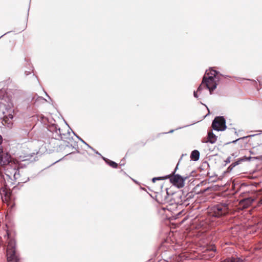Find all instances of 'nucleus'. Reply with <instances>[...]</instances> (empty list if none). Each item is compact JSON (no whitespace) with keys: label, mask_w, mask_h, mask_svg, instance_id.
<instances>
[{"label":"nucleus","mask_w":262,"mask_h":262,"mask_svg":"<svg viewBox=\"0 0 262 262\" xmlns=\"http://www.w3.org/2000/svg\"><path fill=\"white\" fill-rule=\"evenodd\" d=\"M193 124H194V123H191V125H193Z\"/></svg>","instance_id":"61"},{"label":"nucleus","mask_w":262,"mask_h":262,"mask_svg":"<svg viewBox=\"0 0 262 262\" xmlns=\"http://www.w3.org/2000/svg\"><path fill=\"white\" fill-rule=\"evenodd\" d=\"M178 165H179V163L177 164L176 167H175L174 169L173 170V171L172 172L171 174H176L175 173L178 168Z\"/></svg>","instance_id":"34"},{"label":"nucleus","mask_w":262,"mask_h":262,"mask_svg":"<svg viewBox=\"0 0 262 262\" xmlns=\"http://www.w3.org/2000/svg\"><path fill=\"white\" fill-rule=\"evenodd\" d=\"M89 148H91L96 154L99 155L101 158L103 157L98 151L91 146H89Z\"/></svg>","instance_id":"28"},{"label":"nucleus","mask_w":262,"mask_h":262,"mask_svg":"<svg viewBox=\"0 0 262 262\" xmlns=\"http://www.w3.org/2000/svg\"><path fill=\"white\" fill-rule=\"evenodd\" d=\"M232 129L234 130V134L236 135V136H238V134L237 133V132H236V129L235 128H232Z\"/></svg>","instance_id":"42"},{"label":"nucleus","mask_w":262,"mask_h":262,"mask_svg":"<svg viewBox=\"0 0 262 262\" xmlns=\"http://www.w3.org/2000/svg\"><path fill=\"white\" fill-rule=\"evenodd\" d=\"M34 103L35 104L38 105L39 103H43L44 101H48L47 99H45L42 97L38 96L36 95V98H35V97H33L32 100H34Z\"/></svg>","instance_id":"21"},{"label":"nucleus","mask_w":262,"mask_h":262,"mask_svg":"<svg viewBox=\"0 0 262 262\" xmlns=\"http://www.w3.org/2000/svg\"><path fill=\"white\" fill-rule=\"evenodd\" d=\"M183 212V211H181L176 214V217H179Z\"/></svg>","instance_id":"37"},{"label":"nucleus","mask_w":262,"mask_h":262,"mask_svg":"<svg viewBox=\"0 0 262 262\" xmlns=\"http://www.w3.org/2000/svg\"><path fill=\"white\" fill-rule=\"evenodd\" d=\"M30 180L29 178L28 177L27 179V180L25 181H23V180H21V181L20 182H18V184L19 183H26L28 181H29Z\"/></svg>","instance_id":"38"},{"label":"nucleus","mask_w":262,"mask_h":262,"mask_svg":"<svg viewBox=\"0 0 262 262\" xmlns=\"http://www.w3.org/2000/svg\"><path fill=\"white\" fill-rule=\"evenodd\" d=\"M151 181L153 183H155L156 181H157V179L156 178V177H154L152 179Z\"/></svg>","instance_id":"43"},{"label":"nucleus","mask_w":262,"mask_h":262,"mask_svg":"<svg viewBox=\"0 0 262 262\" xmlns=\"http://www.w3.org/2000/svg\"><path fill=\"white\" fill-rule=\"evenodd\" d=\"M209 167V164L207 161L203 162L201 165L199 167H198V170H199L201 172H202V173L200 174L201 176H206L208 174V169Z\"/></svg>","instance_id":"16"},{"label":"nucleus","mask_w":262,"mask_h":262,"mask_svg":"<svg viewBox=\"0 0 262 262\" xmlns=\"http://www.w3.org/2000/svg\"><path fill=\"white\" fill-rule=\"evenodd\" d=\"M258 205H262V198L259 200V201H258Z\"/></svg>","instance_id":"48"},{"label":"nucleus","mask_w":262,"mask_h":262,"mask_svg":"<svg viewBox=\"0 0 262 262\" xmlns=\"http://www.w3.org/2000/svg\"><path fill=\"white\" fill-rule=\"evenodd\" d=\"M8 238V246L6 250V255L8 262H17L18 259L16 255V243L13 238L10 237V235L7 232Z\"/></svg>","instance_id":"4"},{"label":"nucleus","mask_w":262,"mask_h":262,"mask_svg":"<svg viewBox=\"0 0 262 262\" xmlns=\"http://www.w3.org/2000/svg\"><path fill=\"white\" fill-rule=\"evenodd\" d=\"M190 161H196V149L192 151L190 155Z\"/></svg>","instance_id":"25"},{"label":"nucleus","mask_w":262,"mask_h":262,"mask_svg":"<svg viewBox=\"0 0 262 262\" xmlns=\"http://www.w3.org/2000/svg\"><path fill=\"white\" fill-rule=\"evenodd\" d=\"M169 188L166 189V192H158L156 195V200L159 204L170 203Z\"/></svg>","instance_id":"9"},{"label":"nucleus","mask_w":262,"mask_h":262,"mask_svg":"<svg viewBox=\"0 0 262 262\" xmlns=\"http://www.w3.org/2000/svg\"><path fill=\"white\" fill-rule=\"evenodd\" d=\"M102 159L107 165H108L111 167L114 168H117L118 167V164L116 162L112 161L104 157H102Z\"/></svg>","instance_id":"18"},{"label":"nucleus","mask_w":262,"mask_h":262,"mask_svg":"<svg viewBox=\"0 0 262 262\" xmlns=\"http://www.w3.org/2000/svg\"><path fill=\"white\" fill-rule=\"evenodd\" d=\"M65 123H66V124L67 125H68V124L67 122H66L65 121Z\"/></svg>","instance_id":"58"},{"label":"nucleus","mask_w":262,"mask_h":262,"mask_svg":"<svg viewBox=\"0 0 262 262\" xmlns=\"http://www.w3.org/2000/svg\"><path fill=\"white\" fill-rule=\"evenodd\" d=\"M73 134L80 140L82 143L86 145L88 147L90 146L88 143H86L82 138H81L79 136L76 134L73 131H72Z\"/></svg>","instance_id":"26"},{"label":"nucleus","mask_w":262,"mask_h":262,"mask_svg":"<svg viewBox=\"0 0 262 262\" xmlns=\"http://www.w3.org/2000/svg\"><path fill=\"white\" fill-rule=\"evenodd\" d=\"M217 136H216L212 131L208 132L206 137L202 139L203 143H209L211 144L214 143L217 140Z\"/></svg>","instance_id":"15"},{"label":"nucleus","mask_w":262,"mask_h":262,"mask_svg":"<svg viewBox=\"0 0 262 262\" xmlns=\"http://www.w3.org/2000/svg\"><path fill=\"white\" fill-rule=\"evenodd\" d=\"M25 73L26 74V75H28L30 74V72H25Z\"/></svg>","instance_id":"52"},{"label":"nucleus","mask_w":262,"mask_h":262,"mask_svg":"<svg viewBox=\"0 0 262 262\" xmlns=\"http://www.w3.org/2000/svg\"><path fill=\"white\" fill-rule=\"evenodd\" d=\"M197 209H198V210L199 209V206H198Z\"/></svg>","instance_id":"59"},{"label":"nucleus","mask_w":262,"mask_h":262,"mask_svg":"<svg viewBox=\"0 0 262 262\" xmlns=\"http://www.w3.org/2000/svg\"><path fill=\"white\" fill-rule=\"evenodd\" d=\"M239 155V153L238 152H235L231 154V156L233 157L234 158L237 157Z\"/></svg>","instance_id":"33"},{"label":"nucleus","mask_w":262,"mask_h":262,"mask_svg":"<svg viewBox=\"0 0 262 262\" xmlns=\"http://www.w3.org/2000/svg\"><path fill=\"white\" fill-rule=\"evenodd\" d=\"M227 209V205L226 203H223L214 205L212 210L214 212V216L219 217L224 215L226 213Z\"/></svg>","instance_id":"10"},{"label":"nucleus","mask_w":262,"mask_h":262,"mask_svg":"<svg viewBox=\"0 0 262 262\" xmlns=\"http://www.w3.org/2000/svg\"><path fill=\"white\" fill-rule=\"evenodd\" d=\"M120 172H122V173H123L124 174L126 175V173L124 171H123L122 169H121L120 170Z\"/></svg>","instance_id":"50"},{"label":"nucleus","mask_w":262,"mask_h":262,"mask_svg":"<svg viewBox=\"0 0 262 262\" xmlns=\"http://www.w3.org/2000/svg\"><path fill=\"white\" fill-rule=\"evenodd\" d=\"M193 124H194V123H191V125H193Z\"/></svg>","instance_id":"60"},{"label":"nucleus","mask_w":262,"mask_h":262,"mask_svg":"<svg viewBox=\"0 0 262 262\" xmlns=\"http://www.w3.org/2000/svg\"><path fill=\"white\" fill-rule=\"evenodd\" d=\"M73 149H75V151L70 152V154H68L67 156H68L69 155L74 154L75 153H80V151L78 148V144L76 142H73Z\"/></svg>","instance_id":"23"},{"label":"nucleus","mask_w":262,"mask_h":262,"mask_svg":"<svg viewBox=\"0 0 262 262\" xmlns=\"http://www.w3.org/2000/svg\"><path fill=\"white\" fill-rule=\"evenodd\" d=\"M174 131V129H171L167 133H163V134H168V133H172Z\"/></svg>","instance_id":"44"},{"label":"nucleus","mask_w":262,"mask_h":262,"mask_svg":"<svg viewBox=\"0 0 262 262\" xmlns=\"http://www.w3.org/2000/svg\"><path fill=\"white\" fill-rule=\"evenodd\" d=\"M71 138L73 139V137H71V134L69 131H68L66 133H62V131L61 130V136L59 137V138H57V140H61L66 142L67 140H71Z\"/></svg>","instance_id":"17"},{"label":"nucleus","mask_w":262,"mask_h":262,"mask_svg":"<svg viewBox=\"0 0 262 262\" xmlns=\"http://www.w3.org/2000/svg\"><path fill=\"white\" fill-rule=\"evenodd\" d=\"M25 133H26V134L27 133V134H28V131L27 130H26V131H25Z\"/></svg>","instance_id":"55"},{"label":"nucleus","mask_w":262,"mask_h":262,"mask_svg":"<svg viewBox=\"0 0 262 262\" xmlns=\"http://www.w3.org/2000/svg\"><path fill=\"white\" fill-rule=\"evenodd\" d=\"M252 137H255L256 138H257V137H258V135L257 134L251 135L244 136L243 137L235 139L232 141H230V142L225 143V145L229 144L231 143H237L238 145L240 146V147H243V146H245V145L246 144H247L248 143L250 144H251V139H250L248 140V138L251 139Z\"/></svg>","instance_id":"8"},{"label":"nucleus","mask_w":262,"mask_h":262,"mask_svg":"<svg viewBox=\"0 0 262 262\" xmlns=\"http://www.w3.org/2000/svg\"><path fill=\"white\" fill-rule=\"evenodd\" d=\"M186 156H187V155L186 154H182L181 157V158H180V159H179V161H180L183 157ZM179 162L180 161H179Z\"/></svg>","instance_id":"46"},{"label":"nucleus","mask_w":262,"mask_h":262,"mask_svg":"<svg viewBox=\"0 0 262 262\" xmlns=\"http://www.w3.org/2000/svg\"><path fill=\"white\" fill-rule=\"evenodd\" d=\"M261 78L260 77H257V81L259 82V85H260V86H261V85H262V83H261V81H260V79H261Z\"/></svg>","instance_id":"36"},{"label":"nucleus","mask_w":262,"mask_h":262,"mask_svg":"<svg viewBox=\"0 0 262 262\" xmlns=\"http://www.w3.org/2000/svg\"><path fill=\"white\" fill-rule=\"evenodd\" d=\"M255 157H252L251 156L247 157L244 156L241 158L237 159L235 162H232L227 168V169L224 171L223 174L227 173H229L232 171L233 168L236 166L239 165L243 162L250 161L251 159H255Z\"/></svg>","instance_id":"12"},{"label":"nucleus","mask_w":262,"mask_h":262,"mask_svg":"<svg viewBox=\"0 0 262 262\" xmlns=\"http://www.w3.org/2000/svg\"><path fill=\"white\" fill-rule=\"evenodd\" d=\"M169 177V175H166V176H163V177H156V178L157 179V181H159V180H166V179H168V178Z\"/></svg>","instance_id":"27"},{"label":"nucleus","mask_w":262,"mask_h":262,"mask_svg":"<svg viewBox=\"0 0 262 262\" xmlns=\"http://www.w3.org/2000/svg\"><path fill=\"white\" fill-rule=\"evenodd\" d=\"M120 166H124V159H122L120 163Z\"/></svg>","instance_id":"41"},{"label":"nucleus","mask_w":262,"mask_h":262,"mask_svg":"<svg viewBox=\"0 0 262 262\" xmlns=\"http://www.w3.org/2000/svg\"><path fill=\"white\" fill-rule=\"evenodd\" d=\"M3 137L2 136L0 135V148L1 149H3L2 146H1V144L3 142Z\"/></svg>","instance_id":"35"},{"label":"nucleus","mask_w":262,"mask_h":262,"mask_svg":"<svg viewBox=\"0 0 262 262\" xmlns=\"http://www.w3.org/2000/svg\"><path fill=\"white\" fill-rule=\"evenodd\" d=\"M204 182V181H201L200 182V183L199 184H198V189L199 188V187H200V184L201 185H203V183ZM209 188L208 187H206V188H205L204 189H200V190H198V192H197V194L198 195L199 194H203L204 192H205L207 190H208V189Z\"/></svg>","instance_id":"24"},{"label":"nucleus","mask_w":262,"mask_h":262,"mask_svg":"<svg viewBox=\"0 0 262 262\" xmlns=\"http://www.w3.org/2000/svg\"><path fill=\"white\" fill-rule=\"evenodd\" d=\"M191 173H195V171H194V170L192 171Z\"/></svg>","instance_id":"56"},{"label":"nucleus","mask_w":262,"mask_h":262,"mask_svg":"<svg viewBox=\"0 0 262 262\" xmlns=\"http://www.w3.org/2000/svg\"><path fill=\"white\" fill-rule=\"evenodd\" d=\"M2 122L4 125L6 126L9 128H12V127L13 122L12 120L7 118V117H3Z\"/></svg>","instance_id":"20"},{"label":"nucleus","mask_w":262,"mask_h":262,"mask_svg":"<svg viewBox=\"0 0 262 262\" xmlns=\"http://www.w3.org/2000/svg\"><path fill=\"white\" fill-rule=\"evenodd\" d=\"M23 167V164H19L18 166L15 165L7 167L6 172L4 174L0 173V195L2 200L3 195L6 198L10 193V190L8 187L9 181L16 180L20 177V168Z\"/></svg>","instance_id":"1"},{"label":"nucleus","mask_w":262,"mask_h":262,"mask_svg":"<svg viewBox=\"0 0 262 262\" xmlns=\"http://www.w3.org/2000/svg\"><path fill=\"white\" fill-rule=\"evenodd\" d=\"M3 97V91L2 90H0V99H2Z\"/></svg>","instance_id":"40"},{"label":"nucleus","mask_w":262,"mask_h":262,"mask_svg":"<svg viewBox=\"0 0 262 262\" xmlns=\"http://www.w3.org/2000/svg\"><path fill=\"white\" fill-rule=\"evenodd\" d=\"M250 152L251 154H253V152L251 151H250Z\"/></svg>","instance_id":"57"},{"label":"nucleus","mask_w":262,"mask_h":262,"mask_svg":"<svg viewBox=\"0 0 262 262\" xmlns=\"http://www.w3.org/2000/svg\"><path fill=\"white\" fill-rule=\"evenodd\" d=\"M172 187L169 188V192L170 193V205H172L173 203L174 204H181L182 197V192L180 190H178V191H173L171 190Z\"/></svg>","instance_id":"11"},{"label":"nucleus","mask_w":262,"mask_h":262,"mask_svg":"<svg viewBox=\"0 0 262 262\" xmlns=\"http://www.w3.org/2000/svg\"><path fill=\"white\" fill-rule=\"evenodd\" d=\"M213 129L216 131H224L226 128V120L224 116H216L212 122Z\"/></svg>","instance_id":"6"},{"label":"nucleus","mask_w":262,"mask_h":262,"mask_svg":"<svg viewBox=\"0 0 262 262\" xmlns=\"http://www.w3.org/2000/svg\"><path fill=\"white\" fill-rule=\"evenodd\" d=\"M45 93H46V96L49 98V99L51 101H52V100L51 98V97L48 95V94L46 92H45Z\"/></svg>","instance_id":"49"},{"label":"nucleus","mask_w":262,"mask_h":262,"mask_svg":"<svg viewBox=\"0 0 262 262\" xmlns=\"http://www.w3.org/2000/svg\"><path fill=\"white\" fill-rule=\"evenodd\" d=\"M190 212L188 215L189 223L186 230L188 236L195 237L196 236V216L193 217V215H190Z\"/></svg>","instance_id":"5"},{"label":"nucleus","mask_w":262,"mask_h":262,"mask_svg":"<svg viewBox=\"0 0 262 262\" xmlns=\"http://www.w3.org/2000/svg\"><path fill=\"white\" fill-rule=\"evenodd\" d=\"M196 95H197V94H196V91H193V96H194L195 98H196Z\"/></svg>","instance_id":"47"},{"label":"nucleus","mask_w":262,"mask_h":262,"mask_svg":"<svg viewBox=\"0 0 262 262\" xmlns=\"http://www.w3.org/2000/svg\"><path fill=\"white\" fill-rule=\"evenodd\" d=\"M3 117H7L12 120L13 118V115L12 114H9L8 115H4Z\"/></svg>","instance_id":"31"},{"label":"nucleus","mask_w":262,"mask_h":262,"mask_svg":"<svg viewBox=\"0 0 262 262\" xmlns=\"http://www.w3.org/2000/svg\"><path fill=\"white\" fill-rule=\"evenodd\" d=\"M48 129L52 133V138L54 139L57 140L61 136V129L56 124L49 125Z\"/></svg>","instance_id":"14"},{"label":"nucleus","mask_w":262,"mask_h":262,"mask_svg":"<svg viewBox=\"0 0 262 262\" xmlns=\"http://www.w3.org/2000/svg\"><path fill=\"white\" fill-rule=\"evenodd\" d=\"M133 181H134L136 183H138L137 181H136V180H133Z\"/></svg>","instance_id":"54"},{"label":"nucleus","mask_w":262,"mask_h":262,"mask_svg":"<svg viewBox=\"0 0 262 262\" xmlns=\"http://www.w3.org/2000/svg\"><path fill=\"white\" fill-rule=\"evenodd\" d=\"M170 182L173 185V187H176L177 188H182L184 185V179L183 177L179 174H169Z\"/></svg>","instance_id":"7"},{"label":"nucleus","mask_w":262,"mask_h":262,"mask_svg":"<svg viewBox=\"0 0 262 262\" xmlns=\"http://www.w3.org/2000/svg\"><path fill=\"white\" fill-rule=\"evenodd\" d=\"M66 142H67V144L66 145V147H73V142H69V141H66Z\"/></svg>","instance_id":"30"},{"label":"nucleus","mask_w":262,"mask_h":262,"mask_svg":"<svg viewBox=\"0 0 262 262\" xmlns=\"http://www.w3.org/2000/svg\"><path fill=\"white\" fill-rule=\"evenodd\" d=\"M228 77L230 76L221 74L219 71L214 70L213 68H210L208 71L206 70L202 83L198 86V92L202 89V85H204L212 94L219 83L222 81L223 78Z\"/></svg>","instance_id":"2"},{"label":"nucleus","mask_w":262,"mask_h":262,"mask_svg":"<svg viewBox=\"0 0 262 262\" xmlns=\"http://www.w3.org/2000/svg\"><path fill=\"white\" fill-rule=\"evenodd\" d=\"M221 262H244L243 260L238 257H227L224 260H222Z\"/></svg>","instance_id":"19"},{"label":"nucleus","mask_w":262,"mask_h":262,"mask_svg":"<svg viewBox=\"0 0 262 262\" xmlns=\"http://www.w3.org/2000/svg\"><path fill=\"white\" fill-rule=\"evenodd\" d=\"M231 161V157L229 156L224 161V162L225 163V165L230 163Z\"/></svg>","instance_id":"29"},{"label":"nucleus","mask_w":262,"mask_h":262,"mask_svg":"<svg viewBox=\"0 0 262 262\" xmlns=\"http://www.w3.org/2000/svg\"><path fill=\"white\" fill-rule=\"evenodd\" d=\"M11 157L9 154L4 152L3 149L0 148V165L2 166H10Z\"/></svg>","instance_id":"13"},{"label":"nucleus","mask_w":262,"mask_h":262,"mask_svg":"<svg viewBox=\"0 0 262 262\" xmlns=\"http://www.w3.org/2000/svg\"><path fill=\"white\" fill-rule=\"evenodd\" d=\"M201 226L198 220V260L199 259H209L215 256L216 251V247L213 244H210V240L208 239L203 240L204 235L202 236L199 241V226Z\"/></svg>","instance_id":"3"},{"label":"nucleus","mask_w":262,"mask_h":262,"mask_svg":"<svg viewBox=\"0 0 262 262\" xmlns=\"http://www.w3.org/2000/svg\"><path fill=\"white\" fill-rule=\"evenodd\" d=\"M255 200V198L253 196H248L244 199V201L247 206L251 205L254 202Z\"/></svg>","instance_id":"22"},{"label":"nucleus","mask_w":262,"mask_h":262,"mask_svg":"<svg viewBox=\"0 0 262 262\" xmlns=\"http://www.w3.org/2000/svg\"><path fill=\"white\" fill-rule=\"evenodd\" d=\"M189 125H185V126H183V127H178V128H176V130H178V129H181V128H183V127H185L188 126H189Z\"/></svg>","instance_id":"45"},{"label":"nucleus","mask_w":262,"mask_h":262,"mask_svg":"<svg viewBox=\"0 0 262 262\" xmlns=\"http://www.w3.org/2000/svg\"><path fill=\"white\" fill-rule=\"evenodd\" d=\"M200 152L198 150V160L199 159Z\"/></svg>","instance_id":"51"},{"label":"nucleus","mask_w":262,"mask_h":262,"mask_svg":"<svg viewBox=\"0 0 262 262\" xmlns=\"http://www.w3.org/2000/svg\"><path fill=\"white\" fill-rule=\"evenodd\" d=\"M7 33H5L4 35H1V36L0 37V38H2L3 36H4L5 35H6Z\"/></svg>","instance_id":"53"},{"label":"nucleus","mask_w":262,"mask_h":262,"mask_svg":"<svg viewBox=\"0 0 262 262\" xmlns=\"http://www.w3.org/2000/svg\"><path fill=\"white\" fill-rule=\"evenodd\" d=\"M249 80H251V81H252L254 82V86L255 87V88L257 89V91H259V89L257 87V82L255 80H250V79H249Z\"/></svg>","instance_id":"32"},{"label":"nucleus","mask_w":262,"mask_h":262,"mask_svg":"<svg viewBox=\"0 0 262 262\" xmlns=\"http://www.w3.org/2000/svg\"><path fill=\"white\" fill-rule=\"evenodd\" d=\"M206 107H207V110H208V114H207L206 115L202 117V118H203V119L205 118L206 117H207V116L208 115H209V114H210V111H209V110L208 109V108L206 106Z\"/></svg>","instance_id":"39"}]
</instances>
